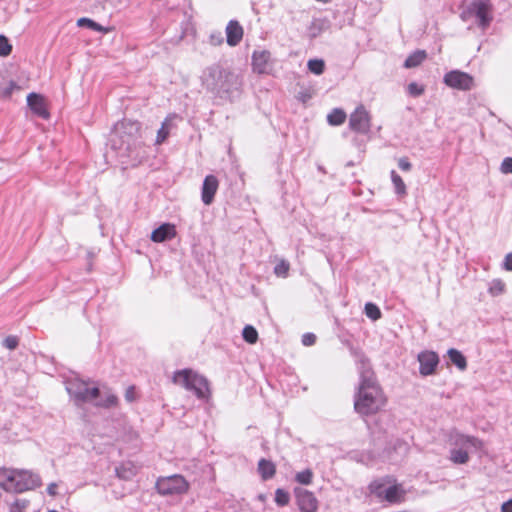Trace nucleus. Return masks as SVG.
<instances>
[{
	"instance_id": "f257e3e1",
	"label": "nucleus",
	"mask_w": 512,
	"mask_h": 512,
	"mask_svg": "<svg viewBox=\"0 0 512 512\" xmlns=\"http://www.w3.org/2000/svg\"><path fill=\"white\" fill-rule=\"evenodd\" d=\"M357 365L360 379L354 395V409L361 416L375 415L385 408L387 397L368 360L361 356Z\"/></svg>"
},
{
	"instance_id": "f03ea898",
	"label": "nucleus",
	"mask_w": 512,
	"mask_h": 512,
	"mask_svg": "<svg viewBox=\"0 0 512 512\" xmlns=\"http://www.w3.org/2000/svg\"><path fill=\"white\" fill-rule=\"evenodd\" d=\"M202 87L214 98L233 102L241 94L242 80L234 71L212 64L200 76Z\"/></svg>"
},
{
	"instance_id": "7ed1b4c3",
	"label": "nucleus",
	"mask_w": 512,
	"mask_h": 512,
	"mask_svg": "<svg viewBox=\"0 0 512 512\" xmlns=\"http://www.w3.org/2000/svg\"><path fill=\"white\" fill-rule=\"evenodd\" d=\"M111 146L120 156L138 159L144 156V137L141 123L124 119L115 124L110 138Z\"/></svg>"
},
{
	"instance_id": "20e7f679",
	"label": "nucleus",
	"mask_w": 512,
	"mask_h": 512,
	"mask_svg": "<svg viewBox=\"0 0 512 512\" xmlns=\"http://www.w3.org/2000/svg\"><path fill=\"white\" fill-rule=\"evenodd\" d=\"M173 382L192 391L198 398L204 399L209 396V385L205 377L192 369L178 370L173 375Z\"/></svg>"
},
{
	"instance_id": "39448f33",
	"label": "nucleus",
	"mask_w": 512,
	"mask_h": 512,
	"mask_svg": "<svg viewBox=\"0 0 512 512\" xmlns=\"http://www.w3.org/2000/svg\"><path fill=\"white\" fill-rule=\"evenodd\" d=\"M493 7L489 0H473L461 13L460 18L468 21L471 17L477 19L478 27L486 30L492 20Z\"/></svg>"
},
{
	"instance_id": "423d86ee",
	"label": "nucleus",
	"mask_w": 512,
	"mask_h": 512,
	"mask_svg": "<svg viewBox=\"0 0 512 512\" xmlns=\"http://www.w3.org/2000/svg\"><path fill=\"white\" fill-rule=\"evenodd\" d=\"M156 489L164 496L185 494L189 489L188 481L182 475L160 477L156 481Z\"/></svg>"
},
{
	"instance_id": "0eeeda50",
	"label": "nucleus",
	"mask_w": 512,
	"mask_h": 512,
	"mask_svg": "<svg viewBox=\"0 0 512 512\" xmlns=\"http://www.w3.org/2000/svg\"><path fill=\"white\" fill-rule=\"evenodd\" d=\"M67 391L76 401L80 402L95 400L100 394L98 387H90L87 382L82 380L69 381Z\"/></svg>"
},
{
	"instance_id": "6e6552de",
	"label": "nucleus",
	"mask_w": 512,
	"mask_h": 512,
	"mask_svg": "<svg viewBox=\"0 0 512 512\" xmlns=\"http://www.w3.org/2000/svg\"><path fill=\"white\" fill-rule=\"evenodd\" d=\"M443 82L446 86L461 91L471 90L474 86L473 77L460 70H451L447 72L443 77Z\"/></svg>"
},
{
	"instance_id": "1a4fd4ad",
	"label": "nucleus",
	"mask_w": 512,
	"mask_h": 512,
	"mask_svg": "<svg viewBox=\"0 0 512 512\" xmlns=\"http://www.w3.org/2000/svg\"><path fill=\"white\" fill-rule=\"evenodd\" d=\"M370 488L378 498L390 503L401 502L405 495V491L400 485L386 486L382 483L374 482Z\"/></svg>"
},
{
	"instance_id": "9d476101",
	"label": "nucleus",
	"mask_w": 512,
	"mask_h": 512,
	"mask_svg": "<svg viewBox=\"0 0 512 512\" xmlns=\"http://www.w3.org/2000/svg\"><path fill=\"white\" fill-rule=\"evenodd\" d=\"M349 127L360 134H368L371 128V117L363 105L358 106L349 117Z\"/></svg>"
},
{
	"instance_id": "9b49d317",
	"label": "nucleus",
	"mask_w": 512,
	"mask_h": 512,
	"mask_svg": "<svg viewBox=\"0 0 512 512\" xmlns=\"http://www.w3.org/2000/svg\"><path fill=\"white\" fill-rule=\"evenodd\" d=\"M296 501L302 512H316L318 509V501L314 494L306 489H295Z\"/></svg>"
},
{
	"instance_id": "f8f14e48",
	"label": "nucleus",
	"mask_w": 512,
	"mask_h": 512,
	"mask_svg": "<svg viewBox=\"0 0 512 512\" xmlns=\"http://www.w3.org/2000/svg\"><path fill=\"white\" fill-rule=\"evenodd\" d=\"M18 469L0 467V487L7 492L18 493Z\"/></svg>"
},
{
	"instance_id": "ddd939ff",
	"label": "nucleus",
	"mask_w": 512,
	"mask_h": 512,
	"mask_svg": "<svg viewBox=\"0 0 512 512\" xmlns=\"http://www.w3.org/2000/svg\"><path fill=\"white\" fill-rule=\"evenodd\" d=\"M18 493L32 490L41 485L40 477L28 470H18Z\"/></svg>"
},
{
	"instance_id": "4468645a",
	"label": "nucleus",
	"mask_w": 512,
	"mask_h": 512,
	"mask_svg": "<svg viewBox=\"0 0 512 512\" xmlns=\"http://www.w3.org/2000/svg\"><path fill=\"white\" fill-rule=\"evenodd\" d=\"M218 187L219 181L216 176L207 175L204 178L201 190V199L205 205H210L213 202Z\"/></svg>"
},
{
	"instance_id": "2eb2a0df",
	"label": "nucleus",
	"mask_w": 512,
	"mask_h": 512,
	"mask_svg": "<svg viewBox=\"0 0 512 512\" xmlns=\"http://www.w3.org/2000/svg\"><path fill=\"white\" fill-rule=\"evenodd\" d=\"M418 361L420 363V373L427 376L434 373L439 358L435 352L426 351L418 355Z\"/></svg>"
},
{
	"instance_id": "dca6fc26",
	"label": "nucleus",
	"mask_w": 512,
	"mask_h": 512,
	"mask_svg": "<svg viewBox=\"0 0 512 512\" xmlns=\"http://www.w3.org/2000/svg\"><path fill=\"white\" fill-rule=\"evenodd\" d=\"M226 42L229 46H237L244 35L243 27L237 20H230L225 29Z\"/></svg>"
},
{
	"instance_id": "f3484780",
	"label": "nucleus",
	"mask_w": 512,
	"mask_h": 512,
	"mask_svg": "<svg viewBox=\"0 0 512 512\" xmlns=\"http://www.w3.org/2000/svg\"><path fill=\"white\" fill-rule=\"evenodd\" d=\"M27 105L31 109V111L37 116L47 119L49 117V113L46 109L44 98L35 92L28 94L27 96Z\"/></svg>"
},
{
	"instance_id": "a211bd4d",
	"label": "nucleus",
	"mask_w": 512,
	"mask_h": 512,
	"mask_svg": "<svg viewBox=\"0 0 512 512\" xmlns=\"http://www.w3.org/2000/svg\"><path fill=\"white\" fill-rule=\"evenodd\" d=\"M176 235L175 226L171 223H163L151 233V240L156 243H162L171 240Z\"/></svg>"
},
{
	"instance_id": "6ab92c4d",
	"label": "nucleus",
	"mask_w": 512,
	"mask_h": 512,
	"mask_svg": "<svg viewBox=\"0 0 512 512\" xmlns=\"http://www.w3.org/2000/svg\"><path fill=\"white\" fill-rule=\"evenodd\" d=\"M271 54L267 50L254 51L252 54L253 70L259 74L266 73Z\"/></svg>"
},
{
	"instance_id": "aec40b11",
	"label": "nucleus",
	"mask_w": 512,
	"mask_h": 512,
	"mask_svg": "<svg viewBox=\"0 0 512 512\" xmlns=\"http://www.w3.org/2000/svg\"><path fill=\"white\" fill-rule=\"evenodd\" d=\"M138 466L133 462H123L115 469L118 478L123 480H131L138 473Z\"/></svg>"
},
{
	"instance_id": "412c9836",
	"label": "nucleus",
	"mask_w": 512,
	"mask_h": 512,
	"mask_svg": "<svg viewBox=\"0 0 512 512\" xmlns=\"http://www.w3.org/2000/svg\"><path fill=\"white\" fill-rule=\"evenodd\" d=\"M258 471L264 480L270 479L275 475V465L266 459H261L258 463Z\"/></svg>"
},
{
	"instance_id": "4be33fe9",
	"label": "nucleus",
	"mask_w": 512,
	"mask_h": 512,
	"mask_svg": "<svg viewBox=\"0 0 512 512\" xmlns=\"http://www.w3.org/2000/svg\"><path fill=\"white\" fill-rule=\"evenodd\" d=\"M77 26L78 27H85L88 29H91L93 31L101 32V33H108L110 31V28L104 27L100 25L99 23L95 22L94 20L86 17L79 18L77 20Z\"/></svg>"
},
{
	"instance_id": "5701e85b",
	"label": "nucleus",
	"mask_w": 512,
	"mask_h": 512,
	"mask_svg": "<svg viewBox=\"0 0 512 512\" xmlns=\"http://www.w3.org/2000/svg\"><path fill=\"white\" fill-rule=\"evenodd\" d=\"M426 59V52L423 50H417L410 54L405 62L404 67L405 68H414L419 66L424 60Z\"/></svg>"
},
{
	"instance_id": "b1692460",
	"label": "nucleus",
	"mask_w": 512,
	"mask_h": 512,
	"mask_svg": "<svg viewBox=\"0 0 512 512\" xmlns=\"http://www.w3.org/2000/svg\"><path fill=\"white\" fill-rule=\"evenodd\" d=\"M346 120V113L341 108H334L331 110V112L327 115V122L331 126H339L343 124Z\"/></svg>"
},
{
	"instance_id": "393cba45",
	"label": "nucleus",
	"mask_w": 512,
	"mask_h": 512,
	"mask_svg": "<svg viewBox=\"0 0 512 512\" xmlns=\"http://www.w3.org/2000/svg\"><path fill=\"white\" fill-rule=\"evenodd\" d=\"M448 356L451 362L460 370H465L467 361L465 356L457 349L451 348L448 350Z\"/></svg>"
},
{
	"instance_id": "a878e982",
	"label": "nucleus",
	"mask_w": 512,
	"mask_h": 512,
	"mask_svg": "<svg viewBox=\"0 0 512 512\" xmlns=\"http://www.w3.org/2000/svg\"><path fill=\"white\" fill-rule=\"evenodd\" d=\"M171 116L165 118V120L162 122L160 129L157 131V136L155 140L156 145L162 144L169 136L170 134V120Z\"/></svg>"
},
{
	"instance_id": "bb28decb",
	"label": "nucleus",
	"mask_w": 512,
	"mask_h": 512,
	"mask_svg": "<svg viewBox=\"0 0 512 512\" xmlns=\"http://www.w3.org/2000/svg\"><path fill=\"white\" fill-rule=\"evenodd\" d=\"M391 181L393 183L395 193L397 195H405L406 194V185L401 178L400 175L397 174L395 170L391 171Z\"/></svg>"
},
{
	"instance_id": "cd10ccee",
	"label": "nucleus",
	"mask_w": 512,
	"mask_h": 512,
	"mask_svg": "<svg viewBox=\"0 0 512 512\" xmlns=\"http://www.w3.org/2000/svg\"><path fill=\"white\" fill-rule=\"evenodd\" d=\"M307 68L311 73L321 75L325 70V62L322 59H310Z\"/></svg>"
},
{
	"instance_id": "c85d7f7f",
	"label": "nucleus",
	"mask_w": 512,
	"mask_h": 512,
	"mask_svg": "<svg viewBox=\"0 0 512 512\" xmlns=\"http://www.w3.org/2000/svg\"><path fill=\"white\" fill-rule=\"evenodd\" d=\"M289 270V262L285 259H281L274 267V274L279 278H287L289 275Z\"/></svg>"
},
{
	"instance_id": "c756f323",
	"label": "nucleus",
	"mask_w": 512,
	"mask_h": 512,
	"mask_svg": "<svg viewBox=\"0 0 512 512\" xmlns=\"http://www.w3.org/2000/svg\"><path fill=\"white\" fill-rule=\"evenodd\" d=\"M242 336L246 342H248L249 344H254L257 342L258 332L253 326L246 325L243 328Z\"/></svg>"
},
{
	"instance_id": "7c9ffc66",
	"label": "nucleus",
	"mask_w": 512,
	"mask_h": 512,
	"mask_svg": "<svg viewBox=\"0 0 512 512\" xmlns=\"http://www.w3.org/2000/svg\"><path fill=\"white\" fill-rule=\"evenodd\" d=\"M364 311L366 316L371 320H377L381 317V311L379 307L372 302H368L365 304Z\"/></svg>"
},
{
	"instance_id": "2f4dec72",
	"label": "nucleus",
	"mask_w": 512,
	"mask_h": 512,
	"mask_svg": "<svg viewBox=\"0 0 512 512\" xmlns=\"http://www.w3.org/2000/svg\"><path fill=\"white\" fill-rule=\"evenodd\" d=\"M488 290L492 296H499L505 291V283L500 279H494L491 281Z\"/></svg>"
},
{
	"instance_id": "473e14b6",
	"label": "nucleus",
	"mask_w": 512,
	"mask_h": 512,
	"mask_svg": "<svg viewBox=\"0 0 512 512\" xmlns=\"http://www.w3.org/2000/svg\"><path fill=\"white\" fill-rule=\"evenodd\" d=\"M450 459L456 464H464L468 461L469 455L462 449H454L451 451Z\"/></svg>"
},
{
	"instance_id": "72a5a7b5",
	"label": "nucleus",
	"mask_w": 512,
	"mask_h": 512,
	"mask_svg": "<svg viewBox=\"0 0 512 512\" xmlns=\"http://www.w3.org/2000/svg\"><path fill=\"white\" fill-rule=\"evenodd\" d=\"M295 479L300 484L309 485L313 479V472L310 469L298 472L295 476Z\"/></svg>"
},
{
	"instance_id": "f704fd0d",
	"label": "nucleus",
	"mask_w": 512,
	"mask_h": 512,
	"mask_svg": "<svg viewBox=\"0 0 512 512\" xmlns=\"http://www.w3.org/2000/svg\"><path fill=\"white\" fill-rule=\"evenodd\" d=\"M29 504L28 500L16 499L9 505V512H25Z\"/></svg>"
},
{
	"instance_id": "c9c22d12",
	"label": "nucleus",
	"mask_w": 512,
	"mask_h": 512,
	"mask_svg": "<svg viewBox=\"0 0 512 512\" xmlns=\"http://www.w3.org/2000/svg\"><path fill=\"white\" fill-rule=\"evenodd\" d=\"M12 51V45L9 42V39L4 36L0 35V56L6 57L10 55Z\"/></svg>"
},
{
	"instance_id": "e433bc0d",
	"label": "nucleus",
	"mask_w": 512,
	"mask_h": 512,
	"mask_svg": "<svg viewBox=\"0 0 512 512\" xmlns=\"http://www.w3.org/2000/svg\"><path fill=\"white\" fill-rule=\"evenodd\" d=\"M116 404H117V397L110 392L106 393L105 399H100L96 402L97 406H102V407H111Z\"/></svg>"
},
{
	"instance_id": "4c0bfd02",
	"label": "nucleus",
	"mask_w": 512,
	"mask_h": 512,
	"mask_svg": "<svg viewBox=\"0 0 512 512\" xmlns=\"http://www.w3.org/2000/svg\"><path fill=\"white\" fill-rule=\"evenodd\" d=\"M289 500H290V497H289V494L282 490V489H277L276 490V493H275V502L279 505V506H285L289 503Z\"/></svg>"
},
{
	"instance_id": "58836bf2",
	"label": "nucleus",
	"mask_w": 512,
	"mask_h": 512,
	"mask_svg": "<svg viewBox=\"0 0 512 512\" xmlns=\"http://www.w3.org/2000/svg\"><path fill=\"white\" fill-rule=\"evenodd\" d=\"M407 92L412 97H418L424 93V87L416 82L408 84Z\"/></svg>"
},
{
	"instance_id": "ea45409f",
	"label": "nucleus",
	"mask_w": 512,
	"mask_h": 512,
	"mask_svg": "<svg viewBox=\"0 0 512 512\" xmlns=\"http://www.w3.org/2000/svg\"><path fill=\"white\" fill-rule=\"evenodd\" d=\"M209 44L212 46H219L223 44L224 38L221 31H213L209 35Z\"/></svg>"
},
{
	"instance_id": "a19ab883",
	"label": "nucleus",
	"mask_w": 512,
	"mask_h": 512,
	"mask_svg": "<svg viewBox=\"0 0 512 512\" xmlns=\"http://www.w3.org/2000/svg\"><path fill=\"white\" fill-rule=\"evenodd\" d=\"M312 98V93L308 89L299 91L296 95V99L303 104H306Z\"/></svg>"
},
{
	"instance_id": "79ce46f5",
	"label": "nucleus",
	"mask_w": 512,
	"mask_h": 512,
	"mask_svg": "<svg viewBox=\"0 0 512 512\" xmlns=\"http://www.w3.org/2000/svg\"><path fill=\"white\" fill-rule=\"evenodd\" d=\"M3 345L9 350H13L18 346V338L12 335L7 336L3 341Z\"/></svg>"
},
{
	"instance_id": "37998d69",
	"label": "nucleus",
	"mask_w": 512,
	"mask_h": 512,
	"mask_svg": "<svg viewBox=\"0 0 512 512\" xmlns=\"http://www.w3.org/2000/svg\"><path fill=\"white\" fill-rule=\"evenodd\" d=\"M500 169L504 174H512V157H506L502 161Z\"/></svg>"
},
{
	"instance_id": "c03bdc74",
	"label": "nucleus",
	"mask_w": 512,
	"mask_h": 512,
	"mask_svg": "<svg viewBox=\"0 0 512 512\" xmlns=\"http://www.w3.org/2000/svg\"><path fill=\"white\" fill-rule=\"evenodd\" d=\"M398 167L402 171L408 172L412 169V164L407 157H401L398 159Z\"/></svg>"
},
{
	"instance_id": "a18cd8bd",
	"label": "nucleus",
	"mask_w": 512,
	"mask_h": 512,
	"mask_svg": "<svg viewBox=\"0 0 512 512\" xmlns=\"http://www.w3.org/2000/svg\"><path fill=\"white\" fill-rule=\"evenodd\" d=\"M315 341H316V336L313 333H305L302 336V343L305 346H311L315 343Z\"/></svg>"
},
{
	"instance_id": "49530a36",
	"label": "nucleus",
	"mask_w": 512,
	"mask_h": 512,
	"mask_svg": "<svg viewBox=\"0 0 512 512\" xmlns=\"http://www.w3.org/2000/svg\"><path fill=\"white\" fill-rule=\"evenodd\" d=\"M502 267L506 271H512V252L505 256Z\"/></svg>"
},
{
	"instance_id": "de8ad7c7",
	"label": "nucleus",
	"mask_w": 512,
	"mask_h": 512,
	"mask_svg": "<svg viewBox=\"0 0 512 512\" xmlns=\"http://www.w3.org/2000/svg\"><path fill=\"white\" fill-rule=\"evenodd\" d=\"M125 398L127 401L129 402H132L135 400V392H134V387H129L127 390H126V393H125Z\"/></svg>"
},
{
	"instance_id": "09e8293b",
	"label": "nucleus",
	"mask_w": 512,
	"mask_h": 512,
	"mask_svg": "<svg viewBox=\"0 0 512 512\" xmlns=\"http://www.w3.org/2000/svg\"><path fill=\"white\" fill-rule=\"evenodd\" d=\"M502 512H512V499L504 502L501 507Z\"/></svg>"
},
{
	"instance_id": "8fccbe9b",
	"label": "nucleus",
	"mask_w": 512,
	"mask_h": 512,
	"mask_svg": "<svg viewBox=\"0 0 512 512\" xmlns=\"http://www.w3.org/2000/svg\"><path fill=\"white\" fill-rule=\"evenodd\" d=\"M56 490H57V485L55 483H51L48 487H47V492L49 495L51 496H55L56 495Z\"/></svg>"
},
{
	"instance_id": "3c124183",
	"label": "nucleus",
	"mask_w": 512,
	"mask_h": 512,
	"mask_svg": "<svg viewBox=\"0 0 512 512\" xmlns=\"http://www.w3.org/2000/svg\"><path fill=\"white\" fill-rule=\"evenodd\" d=\"M15 86L16 84L13 81H11L9 87L5 91V95L9 96L12 93Z\"/></svg>"
},
{
	"instance_id": "603ef678",
	"label": "nucleus",
	"mask_w": 512,
	"mask_h": 512,
	"mask_svg": "<svg viewBox=\"0 0 512 512\" xmlns=\"http://www.w3.org/2000/svg\"><path fill=\"white\" fill-rule=\"evenodd\" d=\"M15 86L16 84L13 81H11L9 87L5 91V95L9 96L12 93Z\"/></svg>"
},
{
	"instance_id": "864d4df0",
	"label": "nucleus",
	"mask_w": 512,
	"mask_h": 512,
	"mask_svg": "<svg viewBox=\"0 0 512 512\" xmlns=\"http://www.w3.org/2000/svg\"><path fill=\"white\" fill-rule=\"evenodd\" d=\"M463 443H468V444H471V445H475L476 443V439L475 438H472V437H464L463 438Z\"/></svg>"
},
{
	"instance_id": "5fc2aeb1",
	"label": "nucleus",
	"mask_w": 512,
	"mask_h": 512,
	"mask_svg": "<svg viewBox=\"0 0 512 512\" xmlns=\"http://www.w3.org/2000/svg\"><path fill=\"white\" fill-rule=\"evenodd\" d=\"M316 2H321L323 4H328L330 3L332 0H315Z\"/></svg>"
}]
</instances>
